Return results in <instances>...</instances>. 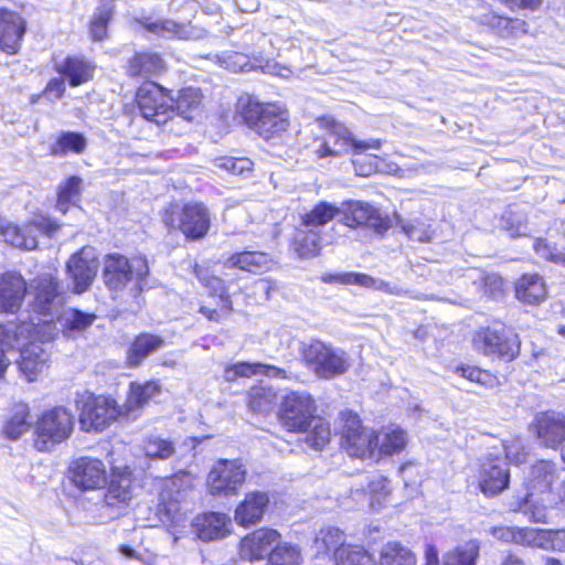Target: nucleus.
<instances>
[{
  "mask_svg": "<svg viewBox=\"0 0 565 565\" xmlns=\"http://www.w3.org/2000/svg\"><path fill=\"white\" fill-rule=\"evenodd\" d=\"M316 404L307 392H291L284 396L279 418L288 430L306 433V443L315 448H323L330 440L329 424L315 415Z\"/></svg>",
  "mask_w": 565,
  "mask_h": 565,
  "instance_id": "f257e3e1",
  "label": "nucleus"
},
{
  "mask_svg": "<svg viewBox=\"0 0 565 565\" xmlns=\"http://www.w3.org/2000/svg\"><path fill=\"white\" fill-rule=\"evenodd\" d=\"M163 222L166 226L179 230L188 239L203 238L211 227L210 210L201 202L171 205L164 211Z\"/></svg>",
  "mask_w": 565,
  "mask_h": 565,
  "instance_id": "f03ea898",
  "label": "nucleus"
},
{
  "mask_svg": "<svg viewBox=\"0 0 565 565\" xmlns=\"http://www.w3.org/2000/svg\"><path fill=\"white\" fill-rule=\"evenodd\" d=\"M74 427L73 415L62 406L44 412L35 425V447L40 451H50L66 440Z\"/></svg>",
  "mask_w": 565,
  "mask_h": 565,
  "instance_id": "7ed1b4c3",
  "label": "nucleus"
},
{
  "mask_svg": "<svg viewBox=\"0 0 565 565\" xmlns=\"http://www.w3.org/2000/svg\"><path fill=\"white\" fill-rule=\"evenodd\" d=\"M132 477L128 467L115 469L110 482L96 503L99 514L105 520H115L122 515L132 499Z\"/></svg>",
  "mask_w": 565,
  "mask_h": 565,
  "instance_id": "20e7f679",
  "label": "nucleus"
},
{
  "mask_svg": "<svg viewBox=\"0 0 565 565\" xmlns=\"http://www.w3.org/2000/svg\"><path fill=\"white\" fill-rule=\"evenodd\" d=\"M149 267L145 257L128 259L119 254H110L104 263L103 278L109 289H122L134 279H142Z\"/></svg>",
  "mask_w": 565,
  "mask_h": 565,
  "instance_id": "39448f33",
  "label": "nucleus"
},
{
  "mask_svg": "<svg viewBox=\"0 0 565 565\" xmlns=\"http://www.w3.org/2000/svg\"><path fill=\"white\" fill-rule=\"evenodd\" d=\"M30 287L34 296L31 302L32 311L42 317L40 321L50 324L63 305L56 278L51 274H42L32 280Z\"/></svg>",
  "mask_w": 565,
  "mask_h": 565,
  "instance_id": "423d86ee",
  "label": "nucleus"
},
{
  "mask_svg": "<svg viewBox=\"0 0 565 565\" xmlns=\"http://www.w3.org/2000/svg\"><path fill=\"white\" fill-rule=\"evenodd\" d=\"M140 113L157 125L167 122L173 115V98L153 82L143 84L136 94Z\"/></svg>",
  "mask_w": 565,
  "mask_h": 565,
  "instance_id": "0eeeda50",
  "label": "nucleus"
},
{
  "mask_svg": "<svg viewBox=\"0 0 565 565\" xmlns=\"http://www.w3.org/2000/svg\"><path fill=\"white\" fill-rule=\"evenodd\" d=\"M245 120L264 139H270L288 127L287 110L276 104H250Z\"/></svg>",
  "mask_w": 565,
  "mask_h": 565,
  "instance_id": "6e6552de",
  "label": "nucleus"
},
{
  "mask_svg": "<svg viewBox=\"0 0 565 565\" xmlns=\"http://www.w3.org/2000/svg\"><path fill=\"white\" fill-rule=\"evenodd\" d=\"M342 446L350 456L372 458L376 455L379 437L374 430L362 427L356 415H349L342 428Z\"/></svg>",
  "mask_w": 565,
  "mask_h": 565,
  "instance_id": "1a4fd4ad",
  "label": "nucleus"
},
{
  "mask_svg": "<svg viewBox=\"0 0 565 565\" xmlns=\"http://www.w3.org/2000/svg\"><path fill=\"white\" fill-rule=\"evenodd\" d=\"M126 415L115 399L106 396H88L79 415L85 430H103L119 416Z\"/></svg>",
  "mask_w": 565,
  "mask_h": 565,
  "instance_id": "9d476101",
  "label": "nucleus"
},
{
  "mask_svg": "<svg viewBox=\"0 0 565 565\" xmlns=\"http://www.w3.org/2000/svg\"><path fill=\"white\" fill-rule=\"evenodd\" d=\"M246 479V469L238 460L221 459L207 476L212 494H235Z\"/></svg>",
  "mask_w": 565,
  "mask_h": 565,
  "instance_id": "9b49d317",
  "label": "nucleus"
},
{
  "mask_svg": "<svg viewBox=\"0 0 565 565\" xmlns=\"http://www.w3.org/2000/svg\"><path fill=\"white\" fill-rule=\"evenodd\" d=\"M340 214L339 221L349 227L366 226L381 234L391 226L386 216L370 203L362 201L342 202Z\"/></svg>",
  "mask_w": 565,
  "mask_h": 565,
  "instance_id": "f8f14e48",
  "label": "nucleus"
},
{
  "mask_svg": "<svg viewBox=\"0 0 565 565\" xmlns=\"http://www.w3.org/2000/svg\"><path fill=\"white\" fill-rule=\"evenodd\" d=\"M380 145V140H372L370 142L356 141L345 126L334 122L324 137L323 142L317 149V154L321 158L340 156L349 152L351 149L354 153H362L370 148L377 149Z\"/></svg>",
  "mask_w": 565,
  "mask_h": 565,
  "instance_id": "ddd939ff",
  "label": "nucleus"
},
{
  "mask_svg": "<svg viewBox=\"0 0 565 565\" xmlns=\"http://www.w3.org/2000/svg\"><path fill=\"white\" fill-rule=\"evenodd\" d=\"M57 225L47 218L41 217L23 226H17L9 222L0 224V234L11 245L28 250L38 246V234L52 235Z\"/></svg>",
  "mask_w": 565,
  "mask_h": 565,
  "instance_id": "4468645a",
  "label": "nucleus"
},
{
  "mask_svg": "<svg viewBox=\"0 0 565 565\" xmlns=\"http://www.w3.org/2000/svg\"><path fill=\"white\" fill-rule=\"evenodd\" d=\"M473 347L483 353H516L520 350L516 334L501 323L479 330L473 337Z\"/></svg>",
  "mask_w": 565,
  "mask_h": 565,
  "instance_id": "2eb2a0df",
  "label": "nucleus"
},
{
  "mask_svg": "<svg viewBox=\"0 0 565 565\" xmlns=\"http://www.w3.org/2000/svg\"><path fill=\"white\" fill-rule=\"evenodd\" d=\"M66 269L74 284V292H85L94 281L98 269V259L93 247H83L67 262Z\"/></svg>",
  "mask_w": 565,
  "mask_h": 565,
  "instance_id": "dca6fc26",
  "label": "nucleus"
},
{
  "mask_svg": "<svg viewBox=\"0 0 565 565\" xmlns=\"http://www.w3.org/2000/svg\"><path fill=\"white\" fill-rule=\"evenodd\" d=\"M70 470L72 481L82 490L99 489L106 484V467L99 459L81 457L72 463Z\"/></svg>",
  "mask_w": 565,
  "mask_h": 565,
  "instance_id": "f3484780",
  "label": "nucleus"
},
{
  "mask_svg": "<svg viewBox=\"0 0 565 565\" xmlns=\"http://www.w3.org/2000/svg\"><path fill=\"white\" fill-rule=\"evenodd\" d=\"M280 534L273 529H258L241 541L239 555L243 559L258 561L268 555L274 544H279Z\"/></svg>",
  "mask_w": 565,
  "mask_h": 565,
  "instance_id": "a211bd4d",
  "label": "nucleus"
},
{
  "mask_svg": "<svg viewBox=\"0 0 565 565\" xmlns=\"http://www.w3.org/2000/svg\"><path fill=\"white\" fill-rule=\"evenodd\" d=\"M25 29V21L19 13L0 10V50L15 54L21 46Z\"/></svg>",
  "mask_w": 565,
  "mask_h": 565,
  "instance_id": "6ab92c4d",
  "label": "nucleus"
},
{
  "mask_svg": "<svg viewBox=\"0 0 565 565\" xmlns=\"http://www.w3.org/2000/svg\"><path fill=\"white\" fill-rule=\"evenodd\" d=\"M509 482L510 472L505 459L500 457L488 458L480 471L481 491L494 495L508 488Z\"/></svg>",
  "mask_w": 565,
  "mask_h": 565,
  "instance_id": "aec40b11",
  "label": "nucleus"
},
{
  "mask_svg": "<svg viewBox=\"0 0 565 565\" xmlns=\"http://www.w3.org/2000/svg\"><path fill=\"white\" fill-rule=\"evenodd\" d=\"M26 284L15 273H7L0 277V312L15 313L24 299Z\"/></svg>",
  "mask_w": 565,
  "mask_h": 565,
  "instance_id": "412c9836",
  "label": "nucleus"
},
{
  "mask_svg": "<svg viewBox=\"0 0 565 565\" xmlns=\"http://www.w3.org/2000/svg\"><path fill=\"white\" fill-rule=\"evenodd\" d=\"M536 434L541 444L555 448L565 444V416L559 413H545L536 418Z\"/></svg>",
  "mask_w": 565,
  "mask_h": 565,
  "instance_id": "4be33fe9",
  "label": "nucleus"
},
{
  "mask_svg": "<svg viewBox=\"0 0 565 565\" xmlns=\"http://www.w3.org/2000/svg\"><path fill=\"white\" fill-rule=\"evenodd\" d=\"M231 519L220 512L199 515L192 523L194 534L202 541L224 537L230 532Z\"/></svg>",
  "mask_w": 565,
  "mask_h": 565,
  "instance_id": "5701e85b",
  "label": "nucleus"
},
{
  "mask_svg": "<svg viewBox=\"0 0 565 565\" xmlns=\"http://www.w3.org/2000/svg\"><path fill=\"white\" fill-rule=\"evenodd\" d=\"M322 281L327 284H342V285H359L375 290H382L391 295H402L403 288L396 284L386 282L381 279L373 278L366 274L360 273H338L326 274L322 276Z\"/></svg>",
  "mask_w": 565,
  "mask_h": 565,
  "instance_id": "b1692460",
  "label": "nucleus"
},
{
  "mask_svg": "<svg viewBox=\"0 0 565 565\" xmlns=\"http://www.w3.org/2000/svg\"><path fill=\"white\" fill-rule=\"evenodd\" d=\"M54 70L64 76L71 86H79L93 78L95 65L81 56H67L63 61H54Z\"/></svg>",
  "mask_w": 565,
  "mask_h": 565,
  "instance_id": "393cba45",
  "label": "nucleus"
},
{
  "mask_svg": "<svg viewBox=\"0 0 565 565\" xmlns=\"http://www.w3.org/2000/svg\"><path fill=\"white\" fill-rule=\"evenodd\" d=\"M273 264L274 260L268 254L258 250L234 253L224 263L227 268H237L253 274L269 270Z\"/></svg>",
  "mask_w": 565,
  "mask_h": 565,
  "instance_id": "a878e982",
  "label": "nucleus"
},
{
  "mask_svg": "<svg viewBox=\"0 0 565 565\" xmlns=\"http://www.w3.org/2000/svg\"><path fill=\"white\" fill-rule=\"evenodd\" d=\"M140 24L148 31L162 38H177L180 40H193L200 36L199 31L188 24L177 23L173 20H156L151 21L149 18H145L140 21Z\"/></svg>",
  "mask_w": 565,
  "mask_h": 565,
  "instance_id": "bb28decb",
  "label": "nucleus"
},
{
  "mask_svg": "<svg viewBox=\"0 0 565 565\" xmlns=\"http://www.w3.org/2000/svg\"><path fill=\"white\" fill-rule=\"evenodd\" d=\"M269 503L264 492H250L235 510V520L241 525L254 524L262 520Z\"/></svg>",
  "mask_w": 565,
  "mask_h": 565,
  "instance_id": "cd10ccee",
  "label": "nucleus"
},
{
  "mask_svg": "<svg viewBox=\"0 0 565 565\" xmlns=\"http://www.w3.org/2000/svg\"><path fill=\"white\" fill-rule=\"evenodd\" d=\"M556 479V468L551 461L541 460L531 468L527 479V494L550 495L552 484Z\"/></svg>",
  "mask_w": 565,
  "mask_h": 565,
  "instance_id": "c85d7f7f",
  "label": "nucleus"
},
{
  "mask_svg": "<svg viewBox=\"0 0 565 565\" xmlns=\"http://www.w3.org/2000/svg\"><path fill=\"white\" fill-rule=\"evenodd\" d=\"M140 450L149 460L166 461L177 455V444L170 437L149 434L142 439Z\"/></svg>",
  "mask_w": 565,
  "mask_h": 565,
  "instance_id": "c756f323",
  "label": "nucleus"
},
{
  "mask_svg": "<svg viewBox=\"0 0 565 565\" xmlns=\"http://www.w3.org/2000/svg\"><path fill=\"white\" fill-rule=\"evenodd\" d=\"M164 70V62L157 53L142 52L135 54L128 62L127 74L130 77L147 78L158 76Z\"/></svg>",
  "mask_w": 565,
  "mask_h": 565,
  "instance_id": "7c9ffc66",
  "label": "nucleus"
},
{
  "mask_svg": "<svg viewBox=\"0 0 565 565\" xmlns=\"http://www.w3.org/2000/svg\"><path fill=\"white\" fill-rule=\"evenodd\" d=\"M516 298L525 303L535 305L546 297V286L537 274L523 275L515 285Z\"/></svg>",
  "mask_w": 565,
  "mask_h": 565,
  "instance_id": "2f4dec72",
  "label": "nucleus"
},
{
  "mask_svg": "<svg viewBox=\"0 0 565 565\" xmlns=\"http://www.w3.org/2000/svg\"><path fill=\"white\" fill-rule=\"evenodd\" d=\"M480 21L501 36H518L526 32L524 20L501 15L494 11L483 13Z\"/></svg>",
  "mask_w": 565,
  "mask_h": 565,
  "instance_id": "473e14b6",
  "label": "nucleus"
},
{
  "mask_svg": "<svg viewBox=\"0 0 565 565\" xmlns=\"http://www.w3.org/2000/svg\"><path fill=\"white\" fill-rule=\"evenodd\" d=\"M309 367L322 379L344 373L350 363L342 355H306Z\"/></svg>",
  "mask_w": 565,
  "mask_h": 565,
  "instance_id": "72a5a7b5",
  "label": "nucleus"
},
{
  "mask_svg": "<svg viewBox=\"0 0 565 565\" xmlns=\"http://www.w3.org/2000/svg\"><path fill=\"white\" fill-rule=\"evenodd\" d=\"M202 94L199 88L185 87L179 90L173 98L174 115L192 120L200 111Z\"/></svg>",
  "mask_w": 565,
  "mask_h": 565,
  "instance_id": "f704fd0d",
  "label": "nucleus"
},
{
  "mask_svg": "<svg viewBox=\"0 0 565 565\" xmlns=\"http://www.w3.org/2000/svg\"><path fill=\"white\" fill-rule=\"evenodd\" d=\"M278 399V392L273 386L265 384L254 386L248 392V406L254 413H270L276 407Z\"/></svg>",
  "mask_w": 565,
  "mask_h": 565,
  "instance_id": "c9c22d12",
  "label": "nucleus"
},
{
  "mask_svg": "<svg viewBox=\"0 0 565 565\" xmlns=\"http://www.w3.org/2000/svg\"><path fill=\"white\" fill-rule=\"evenodd\" d=\"M376 455H394L401 452L407 444V434L397 425H390L381 433Z\"/></svg>",
  "mask_w": 565,
  "mask_h": 565,
  "instance_id": "e433bc0d",
  "label": "nucleus"
},
{
  "mask_svg": "<svg viewBox=\"0 0 565 565\" xmlns=\"http://www.w3.org/2000/svg\"><path fill=\"white\" fill-rule=\"evenodd\" d=\"M160 391L161 386L156 381H149L143 384L131 383L129 395L125 404V414L129 415L135 409L142 407L158 395Z\"/></svg>",
  "mask_w": 565,
  "mask_h": 565,
  "instance_id": "4c0bfd02",
  "label": "nucleus"
},
{
  "mask_svg": "<svg viewBox=\"0 0 565 565\" xmlns=\"http://www.w3.org/2000/svg\"><path fill=\"white\" fill-rule=\"evenodd\" d=\"M96 319L97 316L95 313L71 308L64 310L57 317L54 328L56 329V324H60L65 332H82L90 327Z\"/></svg>",
  "mask_w": 565,
  "mask_h": 565,
  "instance_id": "58836bf2",
  "label": "nucleus"
},
{
  "mask_svg": "<svg viewBox=\"0 0 565 565\" xmlns=\"http://www.w3.org/2000/svg\"><path fill=\"white\" fill-rule=\"evenodd\" d=\"M264 373L268 376H284V370L263 363L242 362L225 369L224 377L226 381H235L237 377H249L254 374Z\"/></svg>",
  "mask_w": 565,
  "mask_h": 565,
  "instance_id": "ea45409f",
  "label": "nucleus"
},
{
  "mask_svg": "<svg viewBox=\"0 0 565 565\" xmlns=\"http://www.w3.org/2000/svg\"><path fill=\"white\" fill-rule=\"evenodd\" d=\"M29 414L28 404H14L3 427L4 435L12 440L19 439L30 428Z\"/></svg>",
  "mask_w": 565,
  "mask_h": 565,
  "instance_id": "a19ab883",
  "label": "nucleus"
},
{
  "mask_svg": "<svg viewBox=\"0 0 565 565\" xmlns=\"http://www.w3.org/2000/svg\"><path fill=\"white\" fill-rule=\"evenodd\" d=\"M340 205L322 201L316 204L310 212L302 216V224L307 227H319L335 217L340 218Z\"/></svg>",
  "mask_w": 565,
  "mask_h": 565,
  "instance_id": "79ce46f5",
  "label": "nucleus"
},
{
  "mask_svg": "<svg viewBox=\"0 0 565 565\" xmlns=\"http://www.w3.org/2000/svg\"><path fill=\"white\" fill-rule=\"evenodd\" d=\"M302 555L298 545L279 543L268 554L266 565H301Z\"/></svg>",
  "mask_w": 565,
  "mask_h": 565,
  "instance_id": "37998d69",
  "label": "nucleus"
},
{
  "mask_svg": "<svg viewBox=\"0 0 565 565\" xmlns=\"http://www.w3.org/2000/svg\"><path fill=\"white\" fill-rule=\"evenodd\" d=\"M379 565H416L415 555L398 543H388L381 552Z\"/></svg>",
  "mask_w": 565,
  "mask_h": 565,
  "instance_id": "c03bdc74",
  "label": "nucleus"
},
{
  "mask_svg": "<svg viewBox=\"0 0 565 565\" xmlns=\"http://www.w3.org/2000/svg\"><path fill=\"white\" fill-rule=\"evenodd\" d=\"M295 249L301 257H315L321 249V237L318 231L311 228L299 231L294 238Z\"/></svg>",
  "mask_w": 565,
  "mask_h": 565,
  "instance_id": "a18cd8bd",
  "label": "nucleus"
},
{
  "mask_svg": "<svg viewBox=\"0 0 565 565\" xmlns=\"http://www.w3.org/2000/svg\"><path fill=\"white\" fill-rule=\"evenodd\" d=\"M469 277L480 292L486 296L495 297L502 291L503 279L494 273L486 274L482 270L473 268L470 270Z\"/></svg>",
  "mask_w": 565,
  "mask_h": 565,
  "instance_id": "49530a36",
  "label": "nucleus"
},
{
  "mask_svg": "<svg viewBox=\"0 0 565 565\" xmlns=\"http://www.w3.org/2000/svg\"><path fill=\"white\" fill-rule=\"evenodd\" d=\"M335 565H376L375 559L361 546L348 545L335 553Z\"/></svg>",
  "mask_w": 565,
  "mask_h": 565,
  "instance_id": "de8ad7c7",
  "label": "nucleus"
},
{
  "mask_svg": "<svg viewBox=\"0 0 565 565\" xmlns=\"http://www.w3.org/2000/svg\"><path fill=\"white\" fill-rule=\"evenodd\" d=\"M478 554L479 544L475 541H469L449 551L445 555L444 565H475Z\"/></svg>",
  "mask_w": 565,
  "mask_h": 565,
  "instance_id": "09e8293b",
  "label": "nucleus"
},
{
  "mask_svg": "<svg viewBox=\"0 0 565 565\" xmlns=\"http://www.w3.org/2000/svg\"><path fill=\"white\" fill-rule=\"evenodd\" d=\"M82 179L79 177H70L63 185L60 186L56 207L62 213H66L68 207L79 200Z\"/></svg>",
  "mask_w": 565,
  "mask_h": 565,
  "instance_id": "8fccbe9b",
  "label": "nucleus"
},
{
  "mask_svg": "<svg viewBox=\"0 0 565 565\" xmlns=\"http://www.w3.org/2000/svg\"><path fill=\"white\" fill-rule=\"evenodd\" d=\"M550 495H535L526 493L524 502L520 504V511L535 523H546L547 521V508L545 502L551 501Z\"/></svg>",
  "mask_w": 565,
  "mask_h": 565,
  "instance_id": "3c124183",
  "label": "nucleus"
},
{
  "mask_svg": "<svg viewBox=\"0 0 565 565\" xmlns=\"http://www.w3.org/2000/svg\"><path fill=\"white\" fill-rule=\"evenodd\" d=\"M86 147V139L77 132H63L57 141L51 146V153L54 156H64L70 151L81 153Z\"/></svg>",
  "mask_w": 565,
  "mask_h": 565,
  "instance_id": "603ef678",
  "label": "nucleus"
},
{
  "mask_svg": "<svg viewBox=\"0 0 565 565\" xmlns=\"http://www.w3.org/2000/svg\"><path fill=\"white\" fill-rule=\"evenodd\" d=\"M500 226L511 236H522L527 232L525 214L514 207H508L501 215Z\"/></svg>",
  "mask_w": 565,
  "mask_h": 565,
  "instance_id": "864d4df0",
  "label": "nucleus"
},
{
  "mask_svg": "<svg viewBox=\"0 0 565 565\" xmlns=\"http://www.w3.org/2000/svg\"><path fill=\"white\" fill-rule=\"evenodd\" d=\"M111 3H104L97 9L90 22V34L95 41H102L107 36V24L113 17Z\"/></svg>",
  "mask_w": 565,
  "mask_h": 565,
  "instance_id": "5fc2aeb1",
  "label": "nucleus"
},
{
  "mask_svg": "<svg viewBox=\"0 0 565 565\" xmlns=\"http://www.w3.org/2000/svg\"><path fill=\"white\" fill-rule=\"evenodd\" d=\"M41 356L42 355H20L21 359L17 361L19 370L30 382L34 381L47 366V361L41 359Z\"/></svg>",
  "mask_w": 565,
  "mask_h": 565,
  "instance_id": "6e6d98bb",
  "label": "nucleus"
},
{
  "mask_svg": "<svg viewBox=\"0 0 565 565\" xmlns=\"http://www.w3.org/2000/svg\"><path fill=\"white\" fill-rule=\"evenodd\" d=\"M164 348V339L153 333H141L136 337L129 353H151Z\"/></svg>",
  "mask_w": 565,
  "mask_h": 565,
  "instance_id": "4d7b16f0",
  "label": "nucleus"
},
{
  "mask_svg": "<svg viewBox=\"0 0 565 565\" xmlns=\"http://www.w3.org/2000/svg\"><path fill=\"white\" fill-rule=\"evenodd\" d=\"M195 274L200 282L207 289L211 296H217L220 300H224L225 297H230L223 279L213 276L207 270L203 269L196 268Z\"/></svg>",
  "mask_w": 565,
  "mask_h": 565,
  "instance_id": "13d9d810",
  "label": "nucleus"
},
{
  "mask_svg": "<svg viewBox=\"0 0 565 565\" xmlns=\"http://www.w3.org/2000/svg\"><path fill=\"white\" fill-rule=\"evenodd\" d=\"M215 166L234 175H242L253 169V162L248 158L223 157L216 159Z\"/></svg>",
  "mask_w": 565,
  "mask_h": 565,
  "instance_id": "bf43d9fd",
  "label": "nucleus"
},
{
  "mask_svg": "<svg viewBox=\"0 0 565 565\" xmlns=\"http://www.w3.org/2000/svg\"><path fill=\"white\" fill-rule=\"evenodd\" d=\"M536 254L550 262L565 265V247L550 245L545 239H536L533 245Z\"/></svg>",
  "mask_w": 565,
  "mask_h": 565,
  "instance_id": "052dcab7",
  "label": "nucleus"
},
{
  "mask_svg": "<svg viewBox=\"0 0 565 565\" xmlns=\"http://www.w3.org/2000/svg\"><path fill=\"white\" fill-rule=\"evenodd\" d=\"M518 544L533 547H544L546 543V535L550 532L545 530L518 527Z\"/></svg>",
  "mask_w": 565,
  "mask_h": 565,
  "instance_id": "680f3d73",
  "label": "nucleus"
},
{
  "mask_svg": "<svg viewBox=\"0 0 565 565\" xmlns=\"http://www.w3.org/2000/svg\"><path fill=\"white\" fill-rule=\"evenodd\" d=\"M456 372L462 377L484 386H493L497 383V379L491 373L476 366H457Z\"/></svg>",
  "mask_w": 565,
  "mask_h": 565,
  "instance_id": "e2e57ef3",
  "label": "nucleus"
},
{
  "mask_svg": "<svg viewBox=\"0 0 565 565\" xmlns=\"http://www.w3.org/2000/svg\"><path fill=\"white\" fill-rule=\"evenodd\" d=\"M233 311V302L231 297H225L220 300L217 309H212L206 306H201L199 312L206 317L210 321L221 322L226 319Z\"/></svg>",
  "mask_w": 565,
  "mask_h": 565,
  "instance_id": "0e129e2a",
  "label": "nucleus"
},
{
  "mask_svg": "<svg viewBox=\"0 0 565 565\" xmlns=\"http://www.w3.org/2000/svg\"><path fill=\"white\" fill-rule=\"evenodd\" d=\"M317 541H321L327 551L334 550V554L339 548L345 547L343 545L344 537L343 533L338 527L322 529L317 537Z\"/></svg>",
  "mask_w": 565,
  "mask_h": 565,
  "instance_id": "69168bd1",
  "label": "nucleus"
},
{
  "mask_svg": "<svg viewBox=\"0 0 565 565\" xmlns=\"http://www.w3.org/2000/svg\"><path fill=\"white\" fill-rule=\"evenodd\" d=\"M503 447L505 452V460L508 459L509 461L516 465L525 460L526 454L520 439H513L504 444Z\"/></svg>",
  "mask_w": 565,
  "mask_h": 565,
  "instance_id": "338daca9",
  "label": "nucleus"
},
{
  "mask_svg": "<svg viewBox=\"0 0 565 565\" xmlns=\"http://www.w3.org/2000/svg\"><path fill=\"white\" fill-rule=\"evenodd\" d=\"M403 232L413 241L417 242H426L430 239L429 232L423 227V224H403Z\"/></svg>",
  "mask_w": 565,
  "mask_h": 565,
  "instance_id": "774afa93",
  "label": "nucleus"
}]
</instances>
